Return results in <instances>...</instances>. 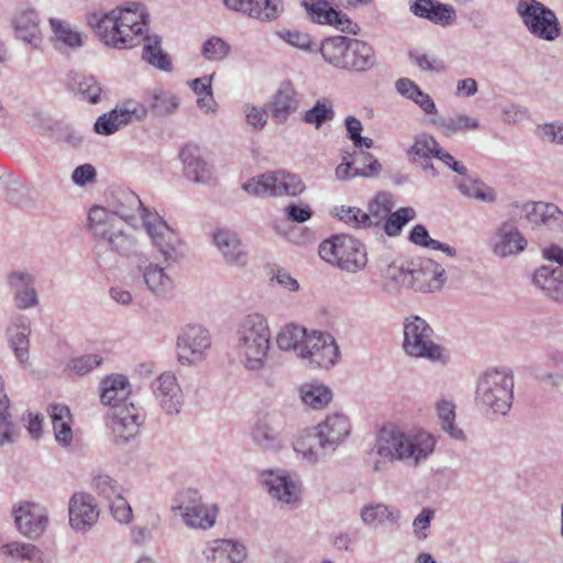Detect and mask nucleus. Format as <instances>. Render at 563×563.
I'll return each instance as SVG.
<instances>
[{"label": "nucleus", "instance_id": "nucleus-1", "mask_svg": "<svg viewBox=\"0 0 563 563\" xmlns=\"http://www.w3.org/2000/svg\"><path fill=\"white\" fill-rule=\"evenodd\" d=\"M147 18L134 4V8H117L108 13H88L87 23L106 45L122 49L141 43Z\"/></svg>", "mask_w": 563, "mask_h": 563}, {"label": "nucleus", "instance_id": "nucleus-2", "mask_svg": "<svg viewBox=\"0 0 563 563\" xmlns=\"http://www.w3.org/2000/svg\"><path fill=\"white\" fill-rule=\"evenodd\" d=\"M434 445V438L427 431L404 432L389 426L378 431L374 451L384 461L418 466L433 452Z\"/></svg>", "mask_w": 563, "mask_h": 563}, {"label": "nucleus", "instance_id": "nucleus-3", "mask_svg": "<svg viewBox=\"0 0 563 563\" xmlns=\"http://www.w3.org/2000/svg\"><path fill=\"white\" fill-rule=\"evenodd\" d=\"M235 336L241 364L247 371L263 369L271 349V330L265 316L257 312L246 314L239 322Z\"/></svg>", "mask_w": 563, "mask_h": 563}, {"label": "nucleus", "instance_id": "nucleus-4", "mask_svg": "<svg viewBox=\"0 0 563 563\" xmlns=\"http://www.w3.org/2000/svg\"><path fill=\"white\" fill-rule=\"evenodd\" d=\"M350 432L351 423L345 415H329L323 422L307 430L296 441L295 450L308 462L316 463L330 456Z\"/></svg>", "mask_w": 563, "mask_h": 563}, {"label": "nucleus", "instance_id": "nucleus-5", "mask_svg": "<svg viewBox=\"0 0 563 563\" xmlns=\"http://www.w3.org/2000/svg\"><path fill=\"white\" fill-rule=\"evenodd\" d=\"M475 400L495 413L507 415L514 400L511 371L493 368L483 373L477 380Z\"/></svg>", "mask_w": 563, "mask_h": 563}, {"label": "nucleus", "instance_id": "nucleus-6", "mask_svg": "<svg viewBox=\"0 0 563 563\" xmlns=\"http://www.w3.org/2000/svg\"><path fill=\"white\" fill-rule=\"evenodd\" d=\"M89 228L93 236L108 243L111 251L130 257L137 252V239L125 232L120 221L107 209L93 207L89 211Z\"/></svg>", "mask_w": 563, "mask_h": 563}, {"label": "nucleus", "instance_id": "nucleus-7", "mask_svg": "<svg viewBox=\"0 0 563 563\" xmlns=\"http://www.w3.org/2000/svg\"><path fill=\"white\" fill-rule=\"evenodd\" d=\"M319 255L325 262L347 273H357L367 265L364 244L347 234L333 235L319 245Z\"/></svg>", "mask_w": 563, "mask_h": 563}, {"label": "nucleus", "instance_id": "nucleus-8", "mask_svg": "<svg viewBox=\"0 0 563 563\" xmlns=\"http://www.w3.org/2000/svg\"><path fill=\"white\" fill-rule=\"evenodd\" d=\"M402 349L411 357L431 362L442 360V347L434 341V330L419 316L404 320Z\"/></svg>", "mask_w": 563, "mask_h": 563}, {"label": "nucleus", "instance_id": "nucleus-9", "mask_svg": "<svg viewBox=\"0 0 563 563\" xmlns=\"http://www.w3.org/2000/svg\"><path fill=\"white\" fill-rule=\"evenodd\" d=\"M517 14L534 37L553 42L561 35V26L555 12L538 0H519Z\"/></svg>", "mask_w": 563, "mask_h": 563}, {"label": "nucleus", "instance_id": "nucleus-10", "mask_svg": "<svg viewBox=\"0 0 563 563\" xmlns=\"http://www.w3.org/2000/svg\"><path fill=\"white\" fill-rule=\"evenodd\" d=\"M243 190L254 196L296 197L301 195L306 186L301 178L285 170L262 174L242 185Z\"/></svg>", "mask_w": 563, "mask_h": 563}, {"label": "nucleus", "instance_id": "nucleus-11", "mask_svg": "<svg viewBox=\"0 0 563 563\" xmlns=\"http://www.w3.org/2000/svg\"><path fill=\"white\" fill-rule=\"evenodd\" d=\"M143 222L164 263L167 265L179 263L185 254L178 234L158 216L143 214Z\"/></svg>", "mask_w": 563, "mask_h": 563}, {"label": "nucleus", "instance_id": "nucleus-12", "mask_svg": "<svg viewBox=\"0 0 563 563\" xmlns=\"http://www.w3.org/2000/svg\"><path fill=\"white\" fill-rule=\"evenodd\" d=\"M340 356L339 346L330 333L312 330L300 350L299 358L310 367L329 369Z\"/></svg>", "mask_w": 563, "mask_h": 563}, {"label": "nucleus", "instance_id": "nucleus-13", "mask_svg": "<svg viewBox=\"0 0 563 563\" xmlns=\"http://www.w3.org/2000/svg\"><path fill=\"white\" fill-rule=\"evenodd\" d=\"M12 512L18 531L25 538L36 540L45 532L48 512L41 505L24 501L14 506Z\"/></svg>", "mask_w": 563, "mask_h": 563}, {"label": "nucleus", "instance_id": "nucleus-14", "mask_svg": "<svg viewBox=\"0 0 563 563\" xmlns=\"http://www.w3.org/2000/svg\"><path fill=\"white\" fill-rule=\"evenodd\" d=\"M211 341L208 330L200 325H186L177 338V352L183 363L201 361Z\"/></svg>", "mask_w": 563, "mask_h": 563}, {"label": "nucleus", "instance_id": "nucleus-15", "mask_svg": "<svg viewBox=\"0 0 563 563\" xmlns=\"http://www.w3.org/2000/svg\"><path fill=\"white\" fill-rule=\"evenodd\" d=\"M107 416L108 426L117 443H126L133 439L144 420L140 409L133 402H129L125 407L109 409Z\"/></svg>", "mask_w": 563, "mask_h": 563}, {"label": "nucleus", "instance_id": "nucleus-16", "mask_svg": "<svg viewBox=\"0 0 563 563\" xmlns=\"http://www.w3.org/2000/svg\"><path fill=\"white\" fill-rule=\"evenodd\" d=\"M411 289L420 292L440 290L445 280V269L431 258H419L411 262Z\"/></svg>", "mask_w": 563, "mask_h": 563}, {"label": "nucleus", "instance_id": "nucleus-17", "mask_svg": "<svg viewBox=\"0 0 563 563\" xmlns=\"http://www.w3.org/2000/svg\"><path fill=\"white\" fill-rule=\"evenodd\" d=\"M7 286L16 309L30 310L40 305L35 277L25 271H13L7 275Z\"/></svg>", "mask_w": 563, "mask_h": 563}, {"label": "nucleus", "instance_id": "nucleus-18", "mask_svg": "<svg viewBox=\"0 0 563 563\" xmlns=\"http://www.w3.org/2000/svg\"><path fill=\"white\" fill-rule=\"evenodd\" d=\"M31 321L24 314L13 316L5 329V339L15 358L21 365L30 360Z\"/></svg>", "mask_w": 563, "mask_h": 563}, {"label": "nucleus", "instance_id": "nucleus-19", "mask_svg": "<svg viewBox=\"0 0 563 563\" xmlns=\"http://www.w3.org/2000/svg\"><path fill=\"white\" fill-rule=\"evenodd\" d=\"M262 483L268 494L285 504H292L299 499L300 486L294 482L283 470H266L262 472Z\"/></svg>", "mask_w": 563, "mask_h": 563}, {"label": "nucleus", "instance_id": "nucleus-20", "mask_svg": "<svg viewBox=\"0 0 563 563\" xmlns=\"http://www.w3.org/2000/svg\"><path fill=\"white\" fill-rule=\"evenodd\" d=\"M15 37L34 48H40L43 34L40 26V15L33 8H21L11 19Z\"/></svg>", "mask_w": 563, "mask_h": 563}, {"label": "nucleus", "instance_id": "nucleus-21", "mask_svg": "<svg viewBox=\"0 0 563 563\" xmlns=\"http://www.w3.org/2000/svg\"><path fill=\"white\" fill-rule=\"evenodd\" d=\"M159 406L167 415H176L184 402L183 391L176 377L170 373L159 375L151 385Z\"/></svg>", "mask_w": 563, "mask_h": 563}, {"label": "nucleus", "instance_id": "nucleus-22", "mask_svg": "<svg viewBox=\"0 0 563 563\" xmlns=\"http://www.w3.org/2000/svg\"><path fill=\"white\" fill-rule=\"evenodd\" d=\"M99 517V510L91 495L76 493L69 500V523L78 532H86Z\"/></svg>", "mask_w": 563, "mask_h": 563}, {"label": "nucleus", "instance_id": "nucleus-23", "mask_svg": "<svg viewBox=\"0 0 563 563\" xmlns=\"http://www.w3.org/2000/svg\"><path fill=\"white\" fill-rule=\"evenodd\" d=\"M410 12L440 26H449L456 19L453 5L442 3L439 0H409Z\"/></svg>", "mask_w": 563, "mask_h": 563}, {"label": "nucleus", "instance_id": "nucleus-24", "mask_svg": "<svg viewBox=\"0 0 563 563\" xmlns=\"http://www.w3.org/2000/svg\"><path fill=\"white\" fill-rule=\"evenodd\" d=\"M223 4L231 11L262 21L277 19L284 9L282 0H223Z\"/></svg>", "mask_w": 563, "mask_h": 563}, {"label": "nucleus", "instance_id": "nucleus-25", "mask_svg": "<svg viewBox=\"0 0 563 563\" xmlns=\"http://www.w3.org/2000/svg\"><path fill=\"white\" fill-rule=\"evenodd\" d=\"M180 497L188 499L187 504H185V500H181V504L177 506L187 526L207 529L214 525L216 515L200 503L197 490L188 489Z\"/></svg>", "mask_w": 563, "mask_h": 563}, {"label": "nucleus", "instance_id": "nucleus-26", "mask_svg": "<svg viewBox=\"0 0 563 563\" xmlns=\"http://www.w3.org/2000/svg\"><path fill=\"white\" fill-rule=\"evenodd\" d=\"M299 93L289 81H284L272 96L267 107L276 123L283 124L299 109Z\"/></svg>", "mask_w": 563, "mask_h": 563}, {"label": "nucleus", "instance_id": "nucleus-27", "mask_svg": "<svg viewBox=\"0 0 563 563\" xmlns=\"http://www.w3.org/2000/svg\"><path fill=\"white\" fill-rule=\"evenodd\" d=\"M100 400L109 409L125 407L130 400L131 384L126 376L112 374L100 382Z\"/></svg>", "mask_w": 563, "mask_h": 563}, {"label": "nucleus", "instance_id": "nucleus-28", "mask_svg": "<svg viewBox=\"0 0 563 563\" xmlns=\"http://www.w3.org/2000/svg\"><path fill=\"white\" fill-rule=\"evenodd\" d=\"M184 175L196 184H208L212 179V168L195 144H186L179 152Z\"/></svg>", "mask_w": 563, "mask_h": 563}, {"label": "nucleus", "instance_id": "nucleus-29", "mask_svg": "<svg viewBox=\"0 0 563 563\" xmlns=\"http://www.w3.org/2000/svg\"><path fill=\"white\" fill-rule=\"evenodd\" d=\"M213 242L228 264L239 267L247 264V252L236 232L225 228L217 229Z\"/></svg>", "mask_w": 563, "mask_h": 563}, {"label": "nucleus", "instance_id": "nucleus-30", "mask_svg": "<svg viewBox=\"0 0 563 563\" xmlns=\"http://www.w3.org/2000/svg\"><path fill=\"white\" fill-rule=\"evenodd\" d=\"M492 246L497 256L506 257L522 252L527 246V241L514 223L505 221L495 232Z\"/></svg>", "mask_w": 563, "mask_h": 563}, {"label": "nucleus", "instance_id": "nucleus-31", "mask_svg": "<svg viewBox=\"0 0 563 563\" xmlns=\"http://www.w3.org/2000/svg\"><path fill=\"white\" fill-rule=\"evenodd\" d=\"M110 208L111 210H107L109 213L113 214L119 221L123 220L128 223L135 220V213L137 212L141 213L142 219L143 214H151L147 209L143 207L139 196L130 189H119L114 191L112 194Z\"/></svg>", "mask_w": 563, "mask_h": 563}, {"label": "nucleus", "instance_id": "nucleus-32", "mask_svg": "<svg viewBox=\"0 0 563 563\" xmlns=\"http://www.w3.org/2000/svg\"><path fill=\"white\" fill-rule=\"evenodd\" d=\"M376 63L375 53L371 45L357 38H347L344 70L365 71Z\"/></svg>", "mask_w": 563, "mask_h": 563}, {"label": "nucleus", "instance_id": "nucleus-33", "mask_svg": "<svg viewBox=\"0 0 563 563\" xmlns=\"http://www.w3.org/2000/svg\"><path fill=\"white\" fill-rule=\"evenodd\" d=\"M533 284L552 300L563 301V269L553 265H542L533 275Z\"/></svg>", "mask_w": 563, "mask_h": 563}, {"label": "nucleus", "instance_id": "nucleus-34", "mask_svg": "<svg viewBox=\"0 0 563 563\" xmlns=\"http://www.w3.org/2000/svg\"><path fill=\"white\" fill-rule=\"evenodd\" d=\"M527 220L536 225L561 227L563 224V211L554 203L527 202L522 206Z\"/></svg>", "mask_w": 563, "mask_h": 563}, {"label": "nucleus", "instance_id": "nucleus-35", "mask_svg": "<svg viewBox=\"0 0 563 563\" xmlns=\"http://www.w3.org/2000/svg\"><path fill=\"white\" fill-rule=\"evenodd\" d=\"M142 277L147 289L156 297L165 298L175 288L173 278L159 264L148 263L142 269Z\"/></svg>", "mask_w": 563, "mask_h": 563}, {"label": "nucleus", "instance_id": "nucleus-36", "mask_svg": "<svg viewBox=\"0 0 563 563\" xmlns=\"http://www.w3.org/2000/svg\"><path fill=\"white\" fill-rule=\"evenodd\" d=\"M360 517L365 526H398L400 511L382 503L367 504L361 509Z\"/></svg>", "mask_w": 563, "mask_h": 563}, {"label": "nucleus", "instance_id": "nucleus-37", "mask_svg": "<svg viewBox=\"0 0 563 563\" xmlns=\"http://www.w3.org/2000/svg\"><path fill=\"white\" fill-rule=\"evenodd\" d=\"M47 412L52 419L56 441L63 446L70 445L73 429L69 408L66 405L53 404L48 407Z\"/></svg>", "mask_w": 563, "mask_h": 563}, {"label": "nucleus", "instance_id": "nucleus-38", "mask_svg": "<svg viewBox=\"0 0 563 563\" xmlns=\"http://www.w3.org/2000/svg\"><path fill=\"white\" fill-rule=\"evenodd\" d=\"M141 41L144 42L142 57L146 63L163 71L173 69L169 55L162 48V37L159 35L146 34Z\"/></svg>", "mask_w": 563, "mask_h": 563}, {"label": "nucleus", "instance_id": "nucleus-39", "mask_svg": "<svg viewBox=\"0 0 563 563\" xmlns=\"http://www.w3.org/2000/svg\"><path fill=\"white\" fill-rule=\"evenodd\" d=\"M433 124H435L440 132L446 137H451L457 133L475 131L481 128V123L476 118L463 113H457L450 118L441 117L434 119Z\"/></svg>", "mask_w": 563, "mask_h": 563}, {"label": "nucleus", "instance_id": "nucleus-40", "mask_svg": "<svg viewBox=\"0 0 563 563\" xmlns=\"http://www.w3.org/2000/svg\"><path fill=\"white\" fill-rule=\"evenodd\" d=\"M309 331L298 324L288 323L277 334V346L282 351H292L298 357L303 343L309 335Z\"/></svg>", "mask_w": 563, "mask_h": 563}, {"label": "nucleus", "instance_id": "nucleus-41", "mask_svg": "<svg viewBox=\"0 0 563 563\" xmlns=\"http://www.w3.org/2000/svg\"><path fill=\"white\" fill-rule=\"evenodd\" d=\"M252 441L262 451L276 452L283 445L279 432L267 421H258L252 429Z\"/></svg>", "mask_w": 563, "mask_h": 563}, {"label": "nucleus", "instance_id": "nucleus-42", "mask_svg": "<svg viewBox=\"0 0 563 563\" xmlns=\"http://www.w3.org/2000/svg\"><path fill=\"white\" fill-rule=\"evenodd\" d=\"M397 91L417 103L427 114L437 113V107L432 98L422 91L416 82L408 78H400L396 81Z\"/></svg>", "mask_w": 563, "mask_h": 563}, {"label": "nucleus", "instance_id": "nucleus-43", "mask_svg": "<svg viewBox=\"0 0 563 563\" xmlns=\"http://www.w3.org/2000/svg\"><path fill=\"white\" fill-rule=\"evenodd\" d=\"M347 36L338 35L322 41L320 53L328 64L343 69L345 52L347 49Z\"/></svg>", "mask_w": 563, "mask_h": 563}, {"label": "nucleus", "instance_id": "nucleus-44", "mask_svg": "<svg viewBox=\"0 0 563 563\" xmlns=\"http://www.w3.org/2000/svg\"><path fill=\"white\" fill-rule=\"evenodd\" d=\"M440 148L438 141L428 133L418 134L413 144L407 150V158L412 164H418L427 158L435 157V152Z\"/></svg>", "mask_w": 563, "mask_h": 563}, {"label": "nucleus", "instance_id": "nucleus-45", "mask_svg": "<svg viewBox=\"0 0 563 563\" xmlns=\"http://www.w3.org/2000/svg\"><path fill=\"white\" fill-rule=\"evenodd\" d=\"M0 552L14 560H25L30 563H44V553L32 543L19 541L8 542L0 548Z\"/></svg>", "mask_w": 563, "mask_h": 563}, {"label": "nucleus", "instance_id": "nucleus-46", "mask_svg": "<svg viewBox=\"0 0 563 563\" xmlns=\"http://www.w3.org/2000/svg\"><path fill=\"white\" fill-rule=\"evenodd\" d=\"M394 206L395 200L390 192H378L368 203L367 217L371 220V228H380Z\"/></svg>", "mask_w": 563, "mask_h": 563}, {"label": "nucleus", "instance_id": "nucleus-47", "mask_svg": "<svg viewBox=\"0 0 563 563\" xmlns=\"http://www.w3.org/2000/svg\"><path fill=\"white\" fill-rule=\"evenodd\" d=\"M299 391L302 402L317 410L324 408L332 399L331 389L324 385L303 384Z\"/></svg>", "mask_w": 563, "mask_h": 563}, {"label": "nucleus", "instance_id": "nucleus-48", "mask_svg": "<svg viewBox=\"0 0 563 563\" xmlns=\"http://www.w3.org/2000/svg\"><path fill=\"white\" fill-rule=\"evenodd\" d=\"M437 413L441 421V427L444 432L450 434L451 438L455 440H464L465 434L462 429H460L454 420H455V405L449 400H441L437 404Z\"/></svg>", "mask_w": 563, "mask_h": 563}, {"label": "nucleus", "instance_id": "nucleus-49", "mask_svg": "<svg viewBox=\"0 0 563 563\" xmlns=\"http://www.w3.org/2000/svg\"><path fill=\"white\" fill-rule=\"evenodd\" d=\"M73 90L81 100L96 104L101 99L102 87L93 76H77L73 84Z\"/></svg>", "mask_w": 563, "mask_h": 563}, {"label": "nucleus", "instance_id": "nucleus-50", "mask_svg": "<svg viewBox=\"0 0 563 563\" xmlns=\"http://www.w3.org/2000/svg\"><path fill=\"white\" fill-rule=\"evenodd\" d=\"M382 276L387 280V287L391 290L411 289V263L407 267L391 263L382 269Z\"/></svg>", "mask_w": 563, "mask_h": 563}, {"label": "nucleus", "instance_id": "nucleus-51", "mask_svg": "<svg viewBox=\"0 0 563 563\" xmlns=\"http://www.w3.org/2000/svg\"><path fill=\"white\" fill-rule=\"evenodd\" d=\"M48 22L55 41L71 48H77L82 45L81 34L74 30L69 23L57 18H51Z\"/></svg>", "mask_w": 563, "mask_h": 563}, {"label": "nucleus", "instance_id": "nucleus-52", "mask_svg": "<svg viewBox=\"0 0 563 563\" xmlns=\"http://www.w3.org/2000/svg\"><path fill=\"white\" fill-rule=\"evenodd\" d=\"M416 217L413 208L404 207L399 208L395 212H390L388 217L383 221L382 228L386 235L394 238L398 236L404 227Z\"/></svg>", "mask_w": 563, "mask_h": 563}, {"label": "nucleus", "instance_id": "nucleus-53", "mask_svg": "<svg viewBox=\"0 0 563 563\" xmlns=\"http://www.w3.org/2000/svg\"><path fill=\"white\" fill-rule=\"evenodd\" d=\"M147 102L151 112L157 117L169 115L179 107V98L166 91H154Z\"/></svg>", "mask_w": 563, "mask_h": 563}, {"label": "nucleus", "instance_id": "nucleus-54", "mask_svg": "<svg viewBox=\"0 0 563 563\" xmlns=\"http://www.w3.org/2000/svg\"><path fill=\"white\" fill-rule=\"evenodd\" d=\"M333 118L332 102L327 98L318 99L314 106L302 115L303 122L312 124L317 129L321 128L325 122L333 120Z\"/></svg>", "mask_w": 563, "mask_h": 563}, {"label": "nucleus", "instance_id": "nucleus-55", "mask_svg": "<svg viewBox=\"0 0 563 563\" xmlns=\"http://www.w3.org/2000/svg\"><path fill=\"white\" fill-rule=\"evenodd\" d=\"M456 187L464 197L481 200L483 202H495L497 198L495 189L483 181H459L456 183Z\"/></svg>", "mask_w": 563, "mask_h": 563}, {"label": "nucleus", "instance_id": "nucleus-56", "mask_svg": "<svg viewBox=\"0 0 563 563\" xmlns=\"http://www.w3.org/2000/svg\"><path fill=\"white\" fill-rule=\"evenodd\" d=\"M353 163L363 165L362 168L354 167L353 176L375 177L382 172V164L368 152H356Z\"/></svg>", "mask_w": 563, "mask_h": 563}, {"label": "nucleus", "instance_id": "nucleus-57", "mask_svg": "<svg viewBox=\"0 0 563 563\" xmlns=\"http://www.w3.org/2000/svg\"><path fill=\"white\" fill-rule=\"evenodd\" d=\"M123 125H126V120L121 118L118 108H115L97 119L95 132L101 135H111Z\"/></svg>", "mask_w": 563, "mask_h": 563}, {"label": "nucleus", "instance_id": "nucleus-58", "mask_svg": "<svg viewBox=\"0 0 563 563\" xmlns=\"http://www.w3.org/2000/svg\"><path fill=\"white\" fill-rule=\"evenodd\" d=\"M230 53V45L218 36L209 37L201 47L202 56L211 62L224 59Z\"/></svg>", "mask_w": 563, "mask_h": 563}, {"label": "nucleus", "instance_id": "nucleus-59", "mask_svg": "<svg viewBox=\"0 0 563 563\" xmlns=\"http://www.w3.org/2000/svg\"><path fill=\"white\" fill-rule=\"evenodd\" d=\"M117 108L121 118L126 120V124L133 121H141L145 119L148 112L144 104L135 100H128Z\"/></svg>", "mask_w": 563, "mask_h": 563}, {"label": "nucleus", "instance_id": "nucleus-60", "mask_svg": "<svg viewBox=\"0 0 563 563\" xmlns=\"http://www.w3.org/2000/svg\"><path fill=\"white\" fill-rule=\"evenodd\" d=\"M278 35L286 43L292 45L294 47H298L303 51H312L311 48V38L309 34L300 32L298 30H282L278 32Z\"/></svg>", "mask_w": 563, "mask_h": 563}, {"label": "nucleus", "instance_id": "nucleus-61", "mask_svg": "<svg viewBox=\"0 0 563 563\" xmlns=\"http://www.w3.org/2000/svg\"><path fill=\"white\" fill-rule=\"evenodd\" d=\"M434 517V510L431 508H423L412 522L413 534L419 540L428 538V530Z\"/></svg>", "mask_w": 563, "mask_h": 563}, {"label": "nucleus", "instance_id": "nucleus-62", "mask_svg": "<svg viewBox=\"0 0 563 563\" xmlns=\"http://www.w3.org/2000/svg\"><path fill=\"white\" fill-rule=\"evenodd\" d=\"M225 543H228L225 539L211 541L203 550L206 559L214 563H229Z\"/></svg>", "mask_w": 563, "mask_h": 563}, {"label": "nucleus", "instance_id": "nucleus-63", "mask_svg": "<svg viewBox=\"0 0 563 563\" xmlns=\"http://www.w3.org/2000/svg\"><path fill=\"white\" fill-rule=\"evenodd\" d=\"M93 485L98 493L104 496L109 501L121 495L119 485L108 475H98L93 479Z\"/></svg>", "mask_w": 563, "mask_h": 563}, {"label": "nucleus", "instance_id": "nucleus-64", "mask_svg": "<svg viewBox=\"0 0 563 563\" xmlns=\"http://www.w3.org/2000/svg\"><path fill=\"white\" fill-rule=\"evenodd\" d=\"M110 510L113 517L121 523L130 522L132 518V508L129 503L121 496H117L110 501Z\"/></svg>", "mask_w": 563, "mask_h": 563}]
</instances>
